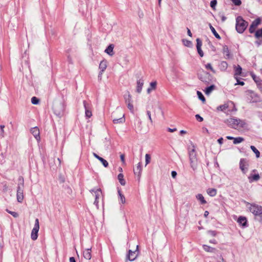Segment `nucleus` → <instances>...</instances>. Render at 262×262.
<instances>
[{
	"label": "nucleus",
	"mask_w": 262,
	"mask_h": 262,
	"mask_svg": "<svg viewBox=\"0 0 262 262\" xmlns=\"http://www.w3.org/2000/svg\"><path fill=\"white\" fill-rule=\"evenodd\" d=\"M196 41L198 52L201 57H203L204 56V53L201 49V46L202 45V41L200 38H198L196 39Z\"/></svg>",
	"instance_id": "15"
},
{
	"label": "nucleus",
	"mask_w": 262,
	"mask_h": 262,
	"mask_svg": "<svg viewBox=\"0 0 262 262\" xmlns=\"http://www.w3.org/2000/svg\"><path fill=\"white\" fill-rule=\"evenodd\" d=\"M209 27H210V29L211 32H212L213 35L215 36V37L216 38L220 39L221 37L219 35V34L217 33V32L216 31L214 28L213 27H212V26L211 24H209Z\"/></svg>",
	"instance_id": "34"
},
{
	"label": "nucleus",
	"mask_w": 262,
	"mask_h": 262,
	"mask_svg": "<svg viewBox=\"0 0 262 262\" xmlns=\"http://www.w3.org/2000/svg\"><path fill=\"white\" fill-rule=\"evenodd\" d=\"M118 193L119 195V200L122 204L125 203V198L124 195L122 193L120 189H118Z\"/></svg>",
	"instance_id": "27"
},
{
	"label": "nucleus",
	"mask_w": 262,
	"mask_h": 262,
	"mask_svg": "<svg viewBox=\"0 0 262 262\" xmlns=\"http://www.w3.org/2000/svg\"><path fill=\"white\" fill-rule=\"evenodd\" d=\"M69 260L70 262H76L75 258L74 257H71Z\"/></svg>",
	"instance_id": "62"
},
{
	"label": "nucleus",
	"mask_w": 262,
	"mask_h": 262,
	"mask_svg": "<svg viewBox=\"0 0 262 262\" xmlns=\"http://www.w3.org/2000/svg\"><path fill=\"white\" fill-rule=\"evenodd\" d=\"M144 85V81L142 79H139L137 81L136 92L138 93H140L142 91L143 86Z\"/></svg>",
	"instance_id": "19"
},
{
	"label": "nucleus",
	"mask_w": 262,
	"mask_h": 262,
	"mask_svg": "<svg viewBox=\"0 0 262 262\" xmlns=\"http://www.w3.org/2000/svg\"><path fill=\"white\" fill-rule=\"evenodd\" d=\"M208 233L213 236H215L216 235V232L215 231L210 230L208 231Z\"/></svg>",
	"instance_id": "53"
},
{
	"label": "nucleus",
	"mask_w": 262,
	"mask_h": 262,
	"mask_svg": "<svg viewBox=\"0 0 262 262\" xmlns=\"http://www.w3.org/2000/svg\"><path fill=\"white\" fill-rule=\"evenodd\" d=\"M259 24H260V19H256L254 20L250 26V28L249 29V32L251 33H254L256 27Z\"/></svg>",
	"instance_id": "12"
},
{
	"label": "nucleus",
	"mask_w": 262,
	"mask_h": 262,
	"mask_svg": "<svg viewBox=\"0 0 262 262\" xmlns=\"http://www.w3.org/2000/svg\"><path fill=\"white\" fill-rule=\"evenodd\" d=\"M121 160L123 163L125 162V158L124 155H121L120 156Z\"/></svg>",
	"instance_id": "59"
},
{
	"label": "nucleus",
	"mask_w": 262,
	"mask_h": 262,
	"mask_svg": "<svg viewBox=\"0 0 262 262\" xmlns=\"http://www.w3.org/2000/svg\"><path fill=\"white\" fill-rule=\"evenodd\" d=\"M91 192H94L95 193V200L94 201V204L96 206H98L99 203V199L102 194L101 190L100 188H98L96 190L93 189L91 190Z\"/></svg>",
	"instance_id": "10"
},
{
	"label": "nucleus",
	"mask_w": 262,
	"mask_h": 262,
	"mask_svg": "<svg viewBox=\"0 0 262 262\" xmlns=\"http://www.w3.org/2000/svg\"><path fill=\"white\" fill-rule=\"evenodd\" d=\"M224 122L228 126L235 129H238L243 128L246 125V123L244 121L233 117L226 119Z\"/></svg>",
	"instance_id": "2"
},
{
	"label": "nucleus",
	"mask_w": 262,
	"mask_h": 262,
	"mask_svg": "<svg viewBox=\"0 0 262 262\" xmlns=\"http://www.w3.org/2000/svg\"><path fill=\"white\" fill-rule=\"evenodd\" d=\"M31 133L38 141H40V133L38 127H35L32 128L31 129Z\"/></svg>",
	"instance_id": "14"
},
{
	"label": "nucleus",
	"mask_w": 262,
	"mask_h": 262,
	"mask_svg": "<svg viewBox=\"0 0 262 262\" xmlns=\"http://www.w3.org/2000/svg\"><path fill=\"white\" fill-rule=\"evenodd\" d=\"M235 74L234 75H240L242 73V67L237 65L236 67L234 68Z\"/></svg>",
	"instance_id": "35"
},
{
	"label": "nucleus",
	"mask_w": 262,
	"mask_h": 262,
	"mask_svg": "<svg viewBox=\"0 0 262 262\" xmlns=\"http://www.w3.org/2000/svg\"><path fill=\"white\" fill-rule=\"evenodd\" d=\"M146 113H147V115L148 116V117L149 118V120H150V122L151 123H152V120L151 119V113L149 111H147L146 112Z\"/></svg>",
	"instance_id": "51"
},
{
	"label": "nucleus",
	"mask_w": 262,
	"mask_h": 262,
	"mask_svg": "<svg viewBox=\"0 0 262 262\" xmlns=\"http://www.w3.org/2000/svg\"><path fill=\"white\" fill-rule=\"evenodd\" d=\"M217 142L220 144H222L223 142V138H220L217 140Z\"/></svg>",
	"instance_id": "56"
},
{
	"label": "nucleus",
	"mask_w": 262,
	"mask_h": 262,
	"mask_svg": "<svg viewBox=\"0 0 262 262\" xmlns=\"http://www.w3.org/2000/svg\"><path fill=\"white\" fill-rule=\"evenodd\" d=\"M223 52L225 55V58H226V59L230 58L231 55L230 54V52H229L228 48L227 47H224Z\"/></svg>",
	"instance_id": "33"
},
{
	"label": "nucleus",
	"mask_w": 262,
	"mask_h": 262,
	"mask_svg": "<svg viewBox=\"0 0 262 262\" xmlns=\"http://www.w3.org/2000/svg\"><path fill=\"white\" fill-rule=\"evenodd\" d=\"M7 211L14 217H17L18 216V214L16 212L11 211L8 210H7Z\"/></svg>",
	"instance_id": "48"
},
{
	"label": "nucleus",
	"mask_w": 262,
	"mask_h": 262,
	"mask_svg": "<svg viewBox=\"0 0 262 262\" xmlns=\"http://www.w3.org/2000/svg\"><path fill=\"white\" fill-rule=\"evenodd\" d=\"M84 107L85 108V115L86 117L90 118L92 116V113L91 111L90 106L86 101L83 102Z\"/></svg>",
	"instance_id": "11"
},
{
	"label": "nucleus",
	"mask_w": 262,
	"mask_h": 262,
	"mask_svg": "<svg viewBox=\"0 0 262 262\" xmlns=\"http://www.w3.org/2000/svg\"><path fill=\"white\" fill-rule=\"evenodd\" d=\"M188 150L190 167L193 170H195L198 168L199 162L195 146L192 144V148H188Z\"/></svg>",
	"instance_id": "1"
},
{
	"label": "nucleus",
	"mask_w": 262,
	"mask_h": 262,
	"mask_svg": "<svg viewBox=\"0 0 262 262\" xmlns=\"http://www.w3.org/2000/svg\"><path fill=\"white\" fill-rule=\"evenodd\" d=\"M145 165L146 166L150 162L151 157L150 155L146 154L145 155Z\"/></svg>",
	"instance_id": "42"
},
{
	"label": "nucleus",
	"mask_w": 262,
	"mask_h": 262,
	"mask_svg": "<svg viewBox=\"0 0 262 262\" xmlns=\"http://www.w3.org/2000/svg\"><path fill=\"white\" fill-rule=\"evenodd\" d=\"M107 68V61L106 60H103L101 61L99 64V68L100 70L99 75H102L103 72Z\"/></svg>",
	"instance_id": "18"
},
{
	"label": "nucleus",
	"mask_w": 262,
	"mask_h": 262,
	"mask_svg": "<svg viewBox=\"0 0 262 262\" xmlns=\"http://www.w3.org/2000/svg\"><path fill=\"white\" fill-rule=\"evenodd\" d=\"M236 6H239L241 4V0H231Z\"/></svg>",
	"instance_id": "49"
},
{
	"label": "nucleus",
	"mask_w": 262,
	"mask_h": 262,
	"mask_svg": "<svg viewBox=\"0 0 262 262\" xmlns=\"http://www.w3.org/2000/svg\"><path fill=\"white\" fill-rule=\"evenodd\" d=\"M195 117L196 119L198 121L202 122L203 121V118L202 117H201L199 114L196 115L195 116Z\"/></svg>",
	"instance_id": "50"
},
{
	"label": "nucleus",
	"mask_w": 262,
	"mask_h": 262,
	"mask_svg": "<svg viewBox=\"0 0 262 262\" xmlns=\"http://www.w3.org/2000/svg\"><path fill=\"white\" fill-rule=\"evenodd\" d=\"M215 89V86L214 85H211L207 88H206L205 90V94L206 95H209L211 92Z\"/></svg>",
	"instance_id": "36"
},
{
	"label": "nucleus",
	"mask_w": 262,
	"mask_h": 262,
	"mask_svg": "<svg viewBox=\"0 0 262 262\" xmlns=\"http://www.w3.org/2000/svg\"><path fill=\"white\" fill-rule=\"evenodd\" d=\"M177 173L176 171H172L171 172V176H172V178H175L176 177V176H177Z\"/></svg>",
	"instance_id": "55"
},
{
	"label": "nucleus",
	"mask_w": 262,
	"mask_h": 262,
	"mask_svg": "<svg viewBox=\"0 0 262 262\" xmlns=\"http://www.w3.org/2000/svg\"><path fill=\"white\" fill-rule=\"evenodd\" d=\"M31 102L33 104H37L39 103V99L36 97L31 98Z\"/></svg>",
	"instance_id": "45"
},
{
	"label": "nucleus",
	"mask_w": 262,
	"mask_h": 262,
	"mask_svg": "<svg viewBox=\"0 0 262 262\" xmlns=\"http://www.w3.org/2000/svg\"><path fill=\"white\" fill-rule=\"evenodd\" d=\"M260 179V177L258 173H251L250 176L248 177V179L250 182H252L253 181H257Z\"/></svg>",
	"instance_id": "21"
},
{
	"label": "nucleus",
	"mask_w": 262,
	"mask_h": 262,
	"mask_svg": "<svg viewBox=\"0 0 262 262\" xmlns=\"http://www.w3.org/2000/svg\"><path fill=\"white\" fill-rule=\"evenodd\" d=\"M248 93L251 98V101L252 102H256L259 101V97L257 94L251 91H249Z\"/></svg>",
	"instance_id": "17"
},
{
	"label": "nucleus",
	"mask_w": 262,
	"mask_h": 262,
	"mask_svg": "<svg viewBox=\"0 0 262 262\" xmlns=\"http://www.w3.org/2000/svg\"><path fill=\"white\" fill-rule=\"evenodd\" d=\"M137 254L136 252V251H132V250H129L128 251V254L127 255V258L130 261H133L135 260L137 257Z\"/></svg>",
	"instance_id": "22"
},
{
	"label": "nucleus",
	"mask_w": 262,
	"mask_h": 262,
	"mask_svg": "<svg viewBox=\"0 0 262 262\" xmlns=\"http://www.w3.org/2000/svg\"><path fill=\"white\" fill-rule=\"evenodd\" d=\"M93 156H94L96 159H98V160H99L100 159V158H101V157H100V156H99L98 155H97V154H96V153H95V152H94V153H93Z\"/></svg>",
	"instance_id": "57"
},
{
	"label": "nucleus",
	"mask_w": 262,
	"mask_h": 262,
	"mask_svg": "<svg viewBox=\"0 0 262 262\" xmlns=\"http://www.w3.org/2000/svg\"><path fill=\"white\" fill-rule=\"evenodd\" d=\"M118 179L121 185L124 186L125 185L126 182L124 179V176L122 173H120L118 174Z\"/></svg>",
	"instance_id": "32"
},
{
	"label": "nucleus",
	"mask_w": 262,
	"mask_h": 262,
	"mask_svg": "<svg viewBox=\"0 0 262 262\" xmlns=\"http://www.w3.org/2000/svg\"><path fill=\"white\" fill-rule=\"evenodd\" d=\"M203 248L205 251L208 252L213 253L215 252V251H216V249L215 248L206 245H204L203 246Z\"/></svg>",
	"instance_id": "28"
},
{
	"label": "nucleus",
	"mask_w": 262,
	"mask_h": 262,
	"mask_svg": "<svg viewBox=\"0 0 262 262\" xmlns=\"http://www.w3.org/2000/svg\"><path fill=\"white\" fill-rule=\"evenodd\" d=\"M114 45L112 44L110 45L107 48L105 49V52L108 54L110 56L114 55Z\"/></svg>",
	"instance_id": "26"
},
{
	"label": "nucleus",
	"mask_w": 262,
	"mask_h": 262,
	"mask_svg": "<svg viewBox=\"0 0 262 262\" xmlns=\"http://www.w3.org/2000/svg\"><path fill=\"white\" fill-rule=\"evenodd\" d=\"M125 103L127 104V107L133 113L134 112V106L132 103V96L128 93L127 98L125 97Z\"/></svg>",
	"instance_id": "13"
},
{
	"label": "nucleus",
	"mask_w": 262,
	"mask_h": 262,
	"mask_svg": "<svg viewBox=\"0 0 262 262\" xmlns=\"http://www.w3.org/2000/svg\"><path fill=\"white\" fill-rule=\"evenodd\" d=\"M206 69L211 71L213 73H215V71L213 68L211 63H208L205 65Z\"/></svg>",
	"instance_id": "40"
},
{
	"label": "nucleus",
	"mask_w": 262,
	"mask_h": 262,
	"mask_svg": "<svg viewBox=\"0 0 262 262\" xmlns=\"http://www.w3.org/2000/svg\"><path fill=\"white\" fill-rule=\"evenodd\" d=\"M93 156H94L96 159H98V160H99L100 159V158H101V157H100V156H99L98 155H97V154H96V153H95V152H94V153H93Z\"/></svg>",
	"instance_id": "58"
},
{
	"label": "nucleus",
	"mask_w": 262,
	"mask_h": 262,
	"mask_svg": "<svg viewBox=\"0 0 262 262\" xmlns=\"http://www.w3.org/2000/svg\"><path fill=\"white\" fill-rule=\"evenodd\" d=\"M237 223L244 228L248 226L247 220L246 217L239 216L237 220Z\"/></svg>",
	"instance_id": "16"
},
{
	"label": "nucleus",
	"mask_w": 262,
	"mask_h": 262,
	"mask_svg": "<svg viewBox=\"0 0 262 262\" xmlns=\"http://www.w3.org/2000/svg\"><path fill=\"white\" fill-rule=\"evenodd\" d=\"M236 30L239 33H242L248 26V23L244 20L241 16H238L236 19Z\"/></svg>",
	"instance_id": "6"
},
{
	"label": "nucleus",
	"mask_w": 262,
	"mask_h": 262,
	"mask_svg": "<svg viewBox=\"0 0 262 262\" xmlns=\"http://www.w3.org/2000/svg\"><path fill=\"white\" fill-rule=\"evenodd\" d=\"M251 76L253 80L256 83L259 89L262 88V80H260V79L254 74H252Z\"/></svg>",
	"instance_id": "23"
},
{
	"label": "nucleus",
	"mask_w": 262,
	"mask_h": 262,
	"mask_svg": "<svg viewBox=\"0 0 262 262\" xmlns=\"http://www.w3.org/2000/svg\"><path fill=\"white\" fill-rule=\"evenodd\" d=\"M250 148L255 154L256 157L257 158L260 157V152L258 150V149H256V148L254 146L251 145L250 146Z\"/></svg>",
	"instance_id": "38"
},
{
	"label": "nucleus",
	"mask_w": 262,
	"mask_h": 262,
	"mask_svg": "<svg viewBox=\"0 0 262 262\" xmlns=\"http://www.w3.org/2000/svg\"><path fill=\"white\" fill-rule=\"evenodd\" d=\"M0 127H1V129L2 134H4V128H5V125H1Z\"/></svg>",
	"instance_id": "61"
},
{
	"label": "nucleus",
	"mask_w": 262,
	"mask_h": 262,
	"mask_svg": "<svg viewBox=\"0 0 262 262\" xmlns=\"http://www.w3.org/2000/svg\"><path fill=\"white\" fill-rule=\"evenodd\" d=\"M83 255L86 259H91L92 257L91 248L86 249L83 252Z\"/></svg>",
	"instance_id": "20"
},
{
	"label": "nucleus",
	"mask_w": 262,
	"mask_h": 262,
	"mask_svg": "<svg viewBox=\"0 0 262 262\" xmlns=\"http://www.w3.org/2000/svg\"><path fill=\"white\" fill-rule=\"evenodd\" d=\"M134 173L135 174H137L139 177L140 176L141 174V171H142V167H141V164L140 162H139L136 169H135L134 170Z\"/></svg>",
	"instance_id": "25"
},
{
	"label": "nucleus",
	"mask_w": 262,
	"mask_h": 262,
	"mask_svg": "<svg viewBox=\"0 0 262 262\" xmlns=\"http://www.w3.org/2000/svg\"><path fill=\"white\" fill-rule=\"evenodd\" d=\"M207 193L211 196H214L217 193V190L215 188H208Z\"/></svg>",
	"instance_id": "29"
},
{
	"label": "nucleus",
	"mask_w": 262,
	"mask_h": 262,
	"mask_svg": "<svg viewBox=\"0 0 262 262\" xmlns=\"http://www.w3.org/2000/svg\"><path fill=\"white\" fill-rule=\"evenodd\" d=\"M196 199L199 201L201 204H205L207 202L202 194H198L196 195Z\"/></svg>",
	"instance_id": "31"
},
{
	"label": "nucleus",
	"mask_w": 262,
	"mask_h": 262,
	"mask_svg": "<svg viewBox=\"0 0 262 262\" xmlns=\"http://www.w3.org/2000/svg\"><path fill=\"white\" fill-rule=\"evenodd\" d=\"M244 140V139L242 137H237V138H234L233 139V143L234 144H237L242 142Z\"/></svg>",
	"instance_id": "39"
},
{
	"label": "nucleus",
	"mask_w": 262,
	"mask_h": 262,
	"mask_svg": "<svg viewBox=\"0 0 262 262\" xmlns=\"http://www.w3.org/2000/svg\"><path fill=\"white\" fill-rule=\"evenodd\" d=\"M226 138H227V139H228L229 140H233L234 138V137H231V136H227Z\"/></svg>",
	"instance_id": "64"
},
{
	"label": "nucleus",
	"mask_w": 262,
	"mask_h": 262,
	"mask_svg": "<svg viewBox=\"0 0 262 262\" xmlns=\"http://www.w3.org/2000/svg\"><path fill=\"white\" fill-rule=\"evenodd\" d=\"M187 34H188V35L189 36L191 37V36H192V33H191V31H190V29H189V28H187Z\"/></svg>",
	"instance_id": "60"
},
{
	"label": "nucleus",
	"mask_w": 262,
	"mask_h": 262,
	"mask_svg": "<svg viewBox=\"0 0 262 262\" xmlns=\"http://www.w3.org/2000/svg\"><path fill=\"white\" fill-rule=\"evenodd\" d=\"M19 183L18 184L17 188V200L18 202L21 203L24 200V182L23 177H20L18 178Z\"/></svg>",
	"instance_id": "5"
},
{
	"label": "nucleus",
	"mask_w": 262,
	"mask_h": 262,
	"mask_svg": "<svg viewBox=\"0 0 262 262\" xmlns=\"http://www.w3.org/2000/svg\"><path fill=\"white\" fill-rule=\"evenodd\" d=\"M113 121L115 124L122 123L124 122L125 119L124 118V115H122V117L119 119H114Z\"/></svg>",
	"instance_id": "37"
},
{
	"label": "nucleus",
	"mask_w": 262,
	"mask_h": 262,
	"mask_svg": "<svg viewBox=\"0 0 262 262\" xmlns=\"http://www.w3.org/2000/svg\"><path fill=\"white\" fill-rule=\"evenodd\" d=\"M167 130L169 132L172 133V132H174L176 131L177 130V128H168Z\"/></svg>",
	"instance_id": "54"
},
{
	"label": "nucleus",
	"mask_w": 262,
	"mask_h": 262,
	"mask_svg": "<svg viewBox=\"0 0 262 262\" xmlns=\"http://www.w3.org/2000/svg\"><path fill=\"white\" fill-rule=\"evenodd\" d=\"M249 211L255 216L259 217V222L262 224V206L255 204H250L248 203Z\"/></svg>",
	"instance_id": "4"
},
{
	"label": "nucleus",
	"mask_w": 262,
	"mask_h": 262,
	"mask_svg": "<svg viewBox=\"0 0 262 262\" xmlns=\"http://www.w3.org/2000/svg\"><path fill=\"white\" fill-rule=\"evenodd\" d=\"M157 83L156 81H152L150 83V86L147 90V92L149 94L151 91L155 90L157 88Z\"/></svg>",
	"instance_id": "24"
},
{
	"label": "nucleus",
	"mask_w": 262,
	"mask_h": 262,
	"mask_svg": "<svg viewBox=\"0 0 262 262\" xmlns=\"http://www.w3.org/2000/svg\"><path fill=\"white\" fill-rule=\"evenodd\" d=\"M183 43L185 46L190 47L192 46V42L191 41L188 40H183Z\"/></svg>",
	"instance_id": "44"
},
{
	"label": "nucleus",
	"mask_w": 262,
	"mask_h": 262,
	"mask_svg": "<svg viewBox=\"0 0 262 262\" xmlns=\"http://www.w3.org/2000/svg\"><path fill=\"white\" fill-rule=\"evenodd\" d=\"M216 4H217V1L216 0H212L211 1V2H210V7L213 9H214Z\"/></svg>",
	"instance_id": "47"
},
{
	"label": "nucleus",
	"mask_w": 262,
	"mask_h": 262,
	"mask_svg": "<svg viewBox=\"0 0 262 262\" xmlns=\"http://www.w3.org/2000/svg\"><path fill=\"white\" fill-rule=\"evenodd\" d=\"M217 110L224 112L227 114L233 112H236V108L234 103L231 101L225 103L223 105H221L217 107Z\"/></svg>",
	"instance_id": "3"
},
{
	"label": "nucleus",
	"mask_w": 262,
	"mask_h": 262,
	"mask_svg": "<svg viewBox=\"0 0 262 262\" xmlns=\"http://www.w3.org/2000/svg\"><path fill=\"white\" fill-rule=\"evenodd\" d=\"M39 229V220L38 219L35 220L34 226L32 230L31 237L33 241L36 240L38 237V232Z\"/></svg>",
	"instance_id": "8"
},
{
	"label": "nucleus",
	"mask_w": 262,
	"mask_h": 262,
	"mask_svg": "<svg viewBox=\"0 0 262 262\" xmlns=\"http://www.w3.org/2000/svg\"><path fill=\"white\" fill-rule=\"evenodd\" d=\"M197 94L198 95V97L199 98V99L201 100H202L203 101H205V98L204 97V96L203 95V94H202L201 92H199V91H198L197 92Z\"/></svg>",
	"instance_id": "46"
},
{
	"label": "nucleus",
	"mask_w": 262,
	"mask_h": 262,
	"mask_svg": "<svg viewBox=\"0 0 262 262\" xmlns=\"http://www.w3.org/2000/svg\"><path fill=\"white\" fill-rule=\"evenodd\" d=\"M235 78L237 81V83H235V84H239L241 85H244L245 84V83L243 81H239V80L236 77H235Z\"/></svg>",
	"instance_id": "52"
},
{
	"label": "nucleus",
	"mask_w": 262,
	"mask_h": 262,
	"mask_svg": "<svg viewBox=\"0 0 262 262\" xmlns=\"http://www.w3.org/2000/svg\"><path fill=\"white\" fill-rule=\"evenodd\" d=\"M255 36L257 38L262 37V28L261 29L257 30L255 32Z\"/></svg>",
	"instance_id": "41"
},
{
	"label": "nucleus",
	"mask_w": 262,
	"mask_h": 262,
	"mask_svg": "<svg viewBox=\"0 0 262 262\" xmlns=\"http://www.w3.org/2000/svg\"><path fill=\"white\" fill-rule=\"evenodd\" d=\"M99 161L102 163V164H103V165L105 167H107L108 166V162H107L106 160H105V159H104L103 158H101L99 160Z\"/></svg>",
	"instance_id": "43"
},
{
	"label": "nucleus",
	"mask_w": 262,
	"mask_h": 262,
	"mask_svg": "<svg viewBox=\"0 0 262 262\" xmlns=\"http://www.w3.org/2000/svg\"><path fill=\"white\" fill-rule=\"evenodd\" d=\"M220 69L222 71H225L228 68V63L226 61H222L219 65Z\"/></svg>",
	"instance_id": "30"
},
{
	"label": "nucleus",
	"mask_w": 262,
	"mask_h": 262,
	"mask_svg": "<svg viewBox=\"0 0 262 262\" xmlns=\"http://www.w3.org/2000/svg\"><path fill=\"white\" fill-rule=\"evenodd\" d=\"M249 163L248 161L244 158L240 160L239 162V168L243 173H246L248 170Z\"/></svg>",
	"instance_id": "9"
},
{
	"label": "nucleus",
	"mask_w": 262,
	"mask_h": 262,
	"mask_svg": "<svg viewBox=\"0 0 262 262\" xmlns=\"http://www.w3.org/2000/svg\"><path fill=\"white\" fill-rule=\"evenodd\" d=\"M198 78L202 81L208 84L211 81L212 77L209 73L203 71L201 73L198 74Z\"/></svg>",
	"instance_id": "7"
},
{
	"label": "nucleus",
	"mask_w": 262,
	"mask_h": 262,
	"mask_svg": "<svg viewBox=\"0 0 262 262\" xmlns=\"http://www.w3.org/2000/svg\"><path fill=\"white\" fill-rule=\"evenodd\" d=\"M208 214H209V212L208 211H205V212H204V216L205 217H207L208 215Z\"/></svg>",
	"instance_id": "63"
}]
</instances>
